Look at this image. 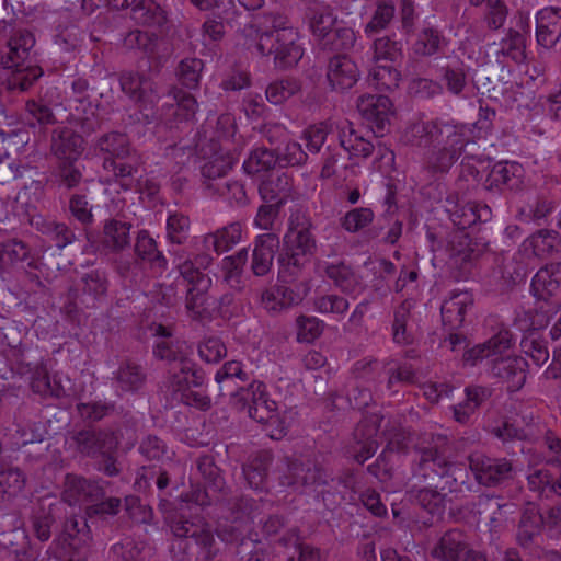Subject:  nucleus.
<instances>
[{"mask_svg":"<svg viewBox=\"0 0 561 561\" xmlns=\"http://www.w3.org/2000/svg\"><path fill=\"white\" fill-rule=\"evenodd\" d=\"M309 25L312 34L318 37L319 43L322 46L323 42L329 38V35L336 26V18L329 7H324L321 10L313 11Z\"/></svg>","mask_w":561,"mask_h":561,"instance_id":"680f3d73","label":"nucleus"},{"mask_svg":"<svg viewBox=\"0 0 561 561\" xmlns=\"http://www.w3.org/2000/svg\"><path fill=\"white\" fill-rule=\"evenodd\" d=\"M197 469L206 482V486L192 483L191 490L182 499L199 506H208L224 492L226 482L213 457L203 456L197 461Z\"/></svg>","mask_w":561,"mask_h":561,"instance_id":"6e6552de","label":"nucleus"},{"mask_svg":"<svg viewBox=\"0 0 561 561\" xmlns=\"http://www.w3.org/2000/svg\"><path fill=\"white\" fill-rule=\"evenodd\" d=\"M434 139L435 147H444L461 154L468 142L467 128L454 121L436 118Z\"/></svg>","mask_w":561,"mask_h":561,"instance_id":"a878e982","label":"nucleus"},{"mask_svg":"<svg viewBox=\"0 0 561 561\" xmlns=\"http://www.w3.org/2000/svg\"><path fill=\"white\" fill-rule=\"evenodd\" d=\"M69 440L70 446L81 456L96 458L101 454L115 453L119 445V433L87 426L71 432Z\"/></svg>","mask_w":561,"mask_h":561,"instance_id":"0eeeda50","label":"nucleus"},{"mask_svg":"<svg viewBox=\"0 0 561 561\" xmlns=\"http://www.w3.org/2000/svg\"><path fill=\"white\" fill-rule=\"evenodd\" d=\"M94 146L95 149L105 156L104 159L122 160L137 152V150L131 147L128 136L119 131H110L101 135L95 140Z\"/></svg>","mask_w":561,"mask_h":561,"instance_id":"473e14b6","label":"nucleus"},{"mask_svg":"<svg viewBox=\"0 0 561 561\" xmlns=\"http://www.w3.org/2000/svg\"><path fill=\"white\" fill-rule=\"evenodd\" d=\"M35 228L47 237L58 249H64L76 240L75 232L65 224L38 217L33 221Z\"/></svg>","mask_w":561,"mask_h":561,"instance_id":"c03bdc74","label":"nucleus"},{"mask_svg":"<svg viewBox=\"0 0 561 561\" xmlns=\"http://www.w3.org/2000/svg\"><path fill=\"white\" fill-rule=\"evenodd\" d=\"M522 421L523 425L508 422L504 423L503 426L499 428V437L504 440L519 439L528 440L536 445H542L552 431L539 417L533 415H524Z\"/></svg>","mask_w":561,"mask_h":561,"instance_id":"f3484780","label":"nucleus"},{"mask_svg":"<svg viewBox=\"0 0 561 561\" xmlns=\"http://www.w3.org/2000/svg\"><path fill=\"white\" fill-rule=\"evenodd\" d=\"M141 159L138 152L131 153L122 160L104 159L103 167L106 171L112 172L115 181L124 188L133 187L135 175L139 171Z\"/></svg>","mask_w":561,"mask_h":561,"instance_id":"2f4dec72","label":"nucleus"},{"mask_svg":"<svg viewBox=\"0 0 561 561\" xmlns=\"http://www.w3.org/2000/svg\"><path fill=\"white\" fill-rule=\"evenodd\" d=\"M332 480L328 471L316 459L286 458V467L279 476L283 486L305 490L328 484Z\"/></svg>","mask_w":561,"mask_h":561,"instance_id":"423d86ee","label":"nucleus"},{"mask_svg":"<svg viewBox=\"0 0 561 561\" xmlns=\"http://www.w3.org/2000/svg\"><path fill=\"white\" fill-rule=\"evenodd\" d=\"M113 379L121 391L137 392L146 383L147 374L141 365L126 360L119 365Z\"/></svg>","mask_w":561,"mask_h":561,"instance_id":"58836bf2","label":"nucleus"},{"mask_svg":"<svg viewBox=\"0 0 561 561\" xmlns=\"http://www.w3.org/2000/svg\"><path fill=\"white\" fill-rule=\"evenodd\" d=\"M291 192L290 178L285 174L271 175L262 181L259 186V193L265 203L283 206Z\"/></svg>","mask_w":561,"mask_h":561,"instance_id":"ea45409f","label":"nucleus"},{"mask_svg":"<svg viewBox=\"0 0 561 561\" xmlns=\"http://www.w3.org/2000/svg\"><path fill=\"white\" fill-rule=\"evenodd\" d=\"M190 218L181 213H172L167 219V238L172 244H184L190 236Z\"/></svg>","mask_w":561,"mask_h":561,"instance_id":"338daca9","label":"nucleus"},{"mask_svg":"<svg viewBox=\"0 0 561 561\" xmlns=\"http://www.w3.org/2000/svg\"><path fill=\"white\" fill-rule=\"evenodd\" d=\"M131 19L150 26H160L165 22L164 11L153 0H138L131 9Z\"/></svg>","mask_w":561,"mask_h":561,"instance_id":"864d4df0","label":"nucleus"},{"mask_svg":"<svg viewBox=\"0 0 561 561\" xmlns=\"http://www.w3.org/2000/svg\"><path fill=\"white\" fill-rule=\"evenodd\" d=\"M561 39V9L546 7L536 14V42L539 46L551 49Z\"/></svg>","mask_w":561,"mask_h":561,"instance_id":"aec40b11","label":"nucleus"},{"mask_svg":"<svg viewBox=\"0 0 561 561\" xmlns=\"http://www.w3.org/2000/svg\"><path fill=\"white\" fill-rule=\"evenodd\" d=\"M525 319H529L530 323L520 327L526 330L527 334L523 337L520 346L523 352L529 356L537 366L546 364L550 357L547 341L538 333V330L547 324L545 314L536 313L531 317L530 312L524 313Z\"/></svg>","mask_w":561,"mask_h":561,"instance_id":"4468645a","label":"nucleus"},{"mask_svg":"<svg viewBox=\"0 0 561 561\" xmlns=\"http://www.w3.org/2000/svg\"><path fill=\"white\" fill-rule=\"evenodd\" d=\"M497 55L510 58L516 64H520L526 58V37L515 28H508L506 36L500 42Z\"/></svg>","mask_w":561,"mask_h":561,"instance_id":"603ef678","label":"nucleus"},{"mask_svg":"<svg viewBox=\"0 0 561 561\" xmlns=\"http://www.w3.org/2000/svg\"><path fill=\"white\" fill-rule=\"evenodd\" d=\"M107 290L108 278L104 272L90 270L83 273L75 286L69 289V310L78 308V305L87 308L96 307L98 302L106 297Z\"/></svg>","mask_w":561,"mask_h":561,"instance_id":"1a4fd4ad","label":"nucleus"},{"mask_svg":"<svg viewBox=\"0 0 561 561\" xmlns=\"http://www.w3.org/2000/svg\"><path fill=\"white\" fill-rule=\"evenodd\" d=\"M248 49L260 56H273L278 69H288L298 64L304 48L298 43V31L287 15L280 12H264L253 16L242 30Z\"/></svg>","mask_w":561,"mask_h":561,"instance_id":"f257e3e1","label":"nucleus"},{"mask_svg":"<svg viewBox=\"0 0 561 561\" xmlns=\"http://www.w3.org/2000/svg\"><path fill=\"white\" fill-rule=\"evenodd\" d=\"M448 438L445 435H432L427 446L416 449L414 474L425 480L438 476L436 484L442 491L449 493L468 492L471 489L469 469L462 463L447 460Z\"/></svg>","mask_w":561,"mask_h":561,"instance_id":"f03ea898","label":"nucleus"},{"mask_svg":"<svg viewBox=\"0 0 561 561\" xmlns=\"http://www.w3.org/2000/svg\"><path fill=\"white\" fill-rule=\"evenodd\" d=\"M472 304V295L468 291L453 293L444 300L440 308L444 329L446 331L460 329L465 322L467 310Z\"/></svg>","mask_w":561,"mask_h":561,"instance_id":"5701e85b","label":"nucleus"},{"mask_svg":"<svg viewBox=\"0 0 561 561\" xmlns=\"http://www.w3.org/2000/svg\"><path fill=\"white\" fill-rule=\"evenodd\" d=\"M450 219L459 229H468L477 222H489L492 219V209L483 203L466 202L456 204L449 209Z\"/></svg>","mask_w":561,"mask_h":561,"instance_id":"bb28decb","label":"nucleus"},{"mask_svg":"<svg viewBox=\"0 0 561 561\" xmlns=\"http://www.w3.org/2000/svg\"><path fill=\"white\" fill-rule=\"evenodd\" d=\"M231 404L240 411L247 410L249 416L263 424L278 423L277 404L267 398L265 385L252 381L248 387L231 392Z\"/></svg>","mask_w":561,"mask_h":561,"instance_id":"39448f33","label":"nucleus"},{"mask_svg":"<svg viewBox=\"0 0 561 561\" xmlns=\"http://www.w3.org/2000/svg\"><path fill=\"white\" fill-rule=\"evenodd\" d=\"M435 128L436 119L413 123L405 130V141L420 148L435 147Z\"/></svg>","mask_w":561,"mask_h":561,"instance_id":"6e6d98bb","label":"nucleus"},{"mask_svg":"<svg viewBox=\"0 0 561 561\" xmlns=\"http://www.w3.org/2000/svg\"><path fill=\"white\" fill-rule=\"evenodd\" d=\"M300 90L301 85L298 80L283 78L271 82L265 90V95L270 103L279 105L300 92Z\"/></svg>","mask_w":561,"mask_h":561,"instance_id":"bf43d9fd","label":"nucleus"},{"mask_svg":"<svg viewBox=\"0 0 561 561\" xmlns=\"http://www.w3.org/2000/svg\"><path fill=\"white\" fill-rule=\"evenodd\" d=\"M339 127L341 122H320L308 126L302 133V139L311 153H319L323 145L333 138L339 141Z\"/></svg>","mask_w":561,"mask_h":561,"instance_id":"c9c22d12","label":"nucleus"},{"mask_svg":"<svg viewBox=\"0 0 561 561\" xmlns=\"http://www.w3.org/2000/svg\"><path fill=\"white\" fill-rule=\"evenodd\" d=\"M401 72L392 65L375 64L368 71L369 85L379 91H394L401 82Z\"/></svg>","mask_w":561,"mask_h":561,"instance_id":"a18cd8bd","label":"nucleus"},{"mask_svg":"<svg viewBox=\"0 0 561 561\" xmlns=\"http://www.w3.org/2000/svg\"><path fill=\"white\" fill-rule=\"evenodd\" d=\"M137 257L150 265L151 268L163 272L168 267V260L158 249L156 240L149 231L142 229L137 233L135 242Z\"/></svg>","mask_w":561,"mask_h":561,"instance_id":"f704fd0d","label":"nucleus"},{"mask_svg":"<svg viewBox=\"0 0 561 561\" xmlns=\"http://www.w3.org/2000/svg\"><path fill=\"white\" fill-rule=\"evenodd\" d=\"M121 90L134 102L142 101L148 92H152V82L142 73L123 72L119 76Z\"/></svg>","mask_w":561,"mask_h":561,"instance_id":"3c124183","label":"nucleus"},{"mask_svg":"<svg viewBox=\"0 0 561 561\" xmlns=\"http://www.w3.org/2000/svg\"><path fill=\"white\" fill-rule=\"evenodd\" d=\"M247 260L248 251L245 249H242L234 255L227 256L222 260L224 282L234 290L240 291L244 287L242 272Z\"/></svg>","mask_w":561,"mask_h":561,"instance_id":"09e8293b","label":"nucleus"},{"mask_svg":"<svg viewBox=\"0 0 561 561\" xmlns=\"http://www.w3.org/2000/svg\"><path fill=\"white\" fill-rule=\"evenodd\" d=\"M520 172L522 167L518 163L500 161L492 167L483 185L489 191L502 187L513 190L519 184Z\"/></svg>","mask_w":561,"mask_h":561,"instance_id":"c756f323","label":"nucleus"},{"mask_svg":"<svg viewBox=\"0 0 561 561\" xmlns=\"http://www.w3.org/2000/svg\"><path fill=\"white\" fill-rule=\"evenodd\" d=\"M543 530L542 512L535 503H527L520 513L515 539L523 549H529L537 545Z\"/></svg>","mask_w":561,"mask_h":561,"instance_id":"a211bd4d","label":"nucleus"},{"mask_svg":"<svg viewBox=\"0 0 561 561\" xmlns=\"http://www.w3.org/2000/svg\"><path fill=\"white\" fill-rule=\"evenodd\" d=\"M210 151L209 156L205 153V162L201 167V172L204 179L214 181L224 178L232 169L234 159L217 142H210Z\"/></svg>","mask_w":561,"mask_h":561,"instance_id":"7c9ffc66","label":"nucleus"},{"mask_svg":"<svg viewBox=\"0 0 561 561\" xmlns=\"http://www.w3.org/2000/svg\"><path fill=\"white\" fill-rule=\"evenodd\" d=\"M62 510V502H53L47 497L37 501L31 514L32 529L37 539L47 541L51 537V527Z\"/></svg>","mask_w":561,"mask_h":561,"instance_id":"6ab92c4d","label":"nucleus"},{"mask_svg":"<svg viewBox=\"0 0 561 561\" xmlns=\"http://www.w3.org/2000/svg\"><path fill=\"white\" fill-rule=\"evenodd\" d=\"M83 150V138L73 129L62 126L53 130L50 152L59 162L78 160Z\"/></svg>","mask_w":561,"mask_h":561,"instance_id":"412c9836","label":"nucleus"},{"mask_svg":"<svg viewBox=\"0 0 561 561\" xmlns=\"http://www.w3.org/2000/svg\"><path fill=\"white\" fill-rule=\"evenodd\" d=\"M105 490L98 481L85 479L81 476L68 473L65 478L62 502L69 505L80 503L91 504L103 499Z\"/></svg>","mask_w":561,"mask_h":561,"instance_id":"dca6fc26","label":"nucleus"},{"mask_svg":"<svg viewBox=\"0 0 561 561\" xmlns=\"http://www.w3.org/2000/svg\"><path fill=\"white\" fill-rule=\"evenodd\" d=\"M469 468L478 483L484 486H497L513 479L512 462L505 458L472 455L469 457Z\"/></svg>","mask_w":561,"mask_h":561,"instance_id":"f8f14e48","label":"nucleus"},{"mask_svg":"<svg viewBox=\"0 0 561 561\" xmlns=\"http://www.w3.org/2000/svg\"><path fill=\"white\" fill-rule=\"evenodd\" d=\"M394 12L396 9L392 2L377 1L376 9L369 22L364 27L365 34L373 36L387 28L394 18Z\"/></svg>","mask_w":561,"mask_h":561,"instance_id":"e2e57ef3","label":"nucleus"},{"mask_svg":"<svg viewBox=\"0 0 561 561\" xmlns=\"http://www.w3.org/2000/svg\"><path fill=\"white\" fill-rule=\"evenodd\" d=\"M121 508L122 500L111 496L88 504L84 508V515L91 526L105 527L110 519L114 518L121 512Z\"/></svg>","mask_w":561,"mask_h":561,"instance_id":"79ce46f5","label":"nucleus"},{"mask_svg":"<svg viewBox=\"0 0 561 561\" xmlns=\"http://www.w3.org/2000/svg\"><path fill=\"white\" fill-rule=\"evenodd\" d=\"M153 335L160 340L153 346V355L156 358L168 362L186 360L187 357L184 352L185 343L179 340H172V332L169 328L162 324H156L151 328Z\"/></svg>","mask_w":561,"mask_h":561,"instance_id":"393cba45","label":"nucleus"},{"mask_svg":"<svg viewBox=\"0 0 561 561\" xmlns=\"http://www.w3.org/2000/svg\"><path fill=\"white\" fill-rule=\"evenodd\" d=\"M312 230L313 224L310 217L299 211L290 216L289 229L284 238V249L278 256V275L283 282L294 280L313 256L317 240Z\"/></svg>","mask_w":561,"mask_h":561,"instance_id":"7ed1b4c3","label":"nucleus"},{"mask_svg":"<svg viewBox=\"0 0 561 561\" xmlns=\"http://www.w3.org/2000/svg\"><path fill=\"white\" fill-rule=\"evenodd\" d=\"M525 250L530 249L539 259H548L561 250V238L554 230L542 229L524 241Z\"/></svg>","mask_w":561,"mask_h":561,"instance_id":"4c0bfd02","label":"nucleus"},{"mask_svg":"<svg viewBox=\"0 0 561 561\" xmlns=\"http://www.w3.org/2000/svg\"><path fill=\"white\" fill-rule=\"evenodd\" d=\"M561 285V263H550L541 267L533 277L531 293L541 300H547Z\"/></svg>","mask_w":561,"mask_h":561,"instance_id":"c85d7f7f","label":"nucleus"},{"mask_svg":"<svg viewBox=\"0 0 561 561\" xmlns=\"http://www.w3.org/2000/svg\"><path fill=\"white\" fill-rule=\"evenodd\" d=\"M277 164L276 151L265 147L253 149L243 162V169L248 174H259L273 170Z\"/></svg>","mask_w":561,"mask_h":561,"instance_id":"5fc2aeb1","label":"nucleus"},{"mask_svg":"<svg viewBox=\"0 0 561 561\" xmlns=\"http://www.w3.org/2000/svg\"><path fill=\"white\" fill-rule=\"evenodd\" d=\"M241 233V225L232 222L215 232L207 233L203 239V243L206 250H213L217 254H221L229 251L240 241Z\"/></svg>","mask_w":561,"mask_h":561,"instance_id":"a19ab883","label":"nucleus"},{"mask_svg":"<svg viewBox=\"0 0 561 561\" xmlns=\"http://www.w3.org/2000/svg\"><path fill=\"white\" fill-rule=\"evenodd\" d=\"M169 95L174 101V116L178 121H190L195 116L197 102L195 98L180 88L173 87Z\"/></svg>","mask_w":561,"mask_h":561,"instance_id":"69168bd1","label":"nucleus"},{"mask_svg":"<svg viewBox=\"0 0 561 561\" xmlns=\"http://www.w3.org/2000/svg\"><path fill=\"white\" fill-rule=\"evenodd\" d=\"M432 557L440 561H486L484 553L469 547L467 536L458 528L447 530L439 538Z\"/></svg>","mask_w":561,"mask_h":561,"instance_id":"9b49d317","label":"nucleus"},{"mask_svg":"<svg viewBox=\"0 0 561 561\" xmlns=\"http://www.w3.org/2000/svg\"><path fill=\"white\" fill-rule=\"evenodd\" d=\"M139 453L150 461L174 460V451L168 448L164 440L156 435H147L139 445Z\"/></svg>","mask_w":561,"mask_h":561,"instance_id":"052dcab7","label":"nucleus"},{"mask_svg":"<svg viewBox=\"0 0 561 561\" xmlns=\"http://www.w3.org/2000/svg\"><path fill=\"white\" fill-rule=\"evenodd\" d=\"M357 110L374 133H382L390 123L392 103L386 95L365 94L358 98Z\"/></svg>","mask_w":561,"mask_h":561,"instance_id":"2eb2a0df","label":"nucleus"},{"mask_svg":"<svg viewBox=\"0 0 561 561\" xmlns=\"http://www.w3.org/2000/svg\"><path fill=\"white\" fill-rule=\"evenodd\" d=\"M204 62L198 58H185L176 68L178 80L187 89H196L199 85Z\"/></svg>","mask_w":561,"mask_h":561,"instance_id":"0e129e2a","label":"nucleus"},{"mask_svg":"<svg viewBox=\"0 0 561 561\" xmlns=\"http://www.w3.org/2000/svg\"><path fill=\"white\" fill-rule=\"evenodd\" d=\"M359 78L360 70L350 56L337 54L329 59L327 80L332 91L343 93L352 89Z\"/></svg>","mask_w":561,"mask_h":561,"instance_id":"ddd939ff","label":"nucleus"},{"mask_svg":"<svg viewBox=\"0 0 561 561\" xmlns=\"http://www.w3.org/2000/svg\"><path fill=\"white\" fill-rule=\"evenodd\" d=\"M278 245L279 239L273 232H266L256 237L251 262V270L255 276L268 274Z\"/></svg>","mask_w":561,"mask_h":561,"instance_id":"b1692460","label":"nucleus"},{"mask_svg":"<svg viewBox=\"0 0 561 561\" xmlns=\"http://www.w3.org/2000/svg\"><path fill=\"white\" fill-rule=\"evenodd\" d=\"M142 546L131 538H125L112 546L110 558L112 561H142Z\"/></svg>","mask_w":561,"mask_h":561,"instance_id":"774afa93","label":"nucleus"},{"mask_svg":"<svg viewBox=\"0 0 561 561\" xmlns=\"http://www.w3.org/2000/svg\"><path fill=\"white\" fill-rule=\"evenodd\" d=\"M131 224L111 218L103 226V243L114 252H119L129 247Z\"/></svg>","mask_w":561,"mask_h":561,"instance_id":"37998d69","label":"nucleus"},{"mask_svg":"<svg viewBox=\"0 0 561 561\" xmlns=\"http://www.w3.org/2000/svg\"><path fill=\"white\" fill-rule=\"evenodd\" d=\"M411 317V304L403 301L393 312L392 340L399 345H410L413 342V334L407 325Z\"/></svg>","mask_w":561,"mask_h":561,"instance_id":"13d9d810","label":"nucleus"},{"mask_svg":"<svg viewBox=\"0 0 561 561\" xmlns=\"http://www.w3.org/2000/svg\"><path fill=\"white\" fill-rule=\"evenodd\" d=\"M339 145L345 152H348L351 158L366 159L376 149V145L358 135L353 124L348 121L341 122V127H339Z\"/></svg>","mask_w":561,"mask_h":561,"instance_id":"cd10ccee","label":"nucleus"},{"mask_svg":"<svg viewBox=\"0 0 561 561\" xmlns=\"http://www.w3.org/2000/svg\"><path fill=\"white\" fill-rule=\"evenodd\" d=\"M327 277L335 287L346 295H353L360 289V278L353 267L343 261L328 263L324 267Z\"/></svg>","mask_w":561,"mask_h":561,"instance_id":"e433bc0d","label":"nucleus"},{"mask_svg":"<svg viewBox=\"0 0 561 561\" xmlns=\"http://www.w3.org/2000/svg\"><path fill=\"white\" fill-rule=\"evenodd\" d=\"M62 538L73 549L88 547L93 540L90 522L87 516L70 515L62 524Z\"/></svg>","mask_w":561,"mask_h":561,"instance_id":"72a5a7b5","label":"nucleus"},{"mask_svg":"<svg viewBox=\"0 0 561 561\" xmlns=\"http://www.w3.org/2000/svg\"><path fill=\"white\" fill-rule=\"evenodd\" d=\"M35 37L25 28L15 30L7 43V50L1 55V65L11 69L8 89L27 91L42 76L43 70L36 65Z\"/></svg>","mask_w":561,"mask_h":561,"instance_id":"20e7f679","label":"nucleus"},{"mask_svg":"<svg viewBox=\"0 0 561 561\" xmlns=\"http://www.w3.org/2000/svg\"><path fill=\"white\" fill-rule=\"evenodd\" d=\"M371 60L377 64L380 61H389L396 64L403 58V44L394 36L383 35L374 39L371 47Z\"/></svg>","mask_w":561,"mask_h":561,"instance_id":"49530a36","label":"nucleus"},{"mask_svg":"<svg viewBox=\"0 0 561 561\" xmlns=\"http://www.w3.org/2000/svg\"><path fill=\"white\" fill-rule=\"evenodd\" d=\"M528 364L520 356L500 357L493 360L491 373L506 385L508 391L519 390L526 381Z\"/></svg>","mask_w":561,"mask_h":561,"instance_id":"4be33fe9","label":"nucleus"},{"mask_svg":"<svg viewBox=\"0 0 561 561\" xmlns=\"http://www.w3.org/2000/svg\"><path fill=\"white\" fill-rule=\"evenodd\" d=\"M273 456L268 451H260L252 460L242 467V473L252 489H261L266 480Z\"/></svg>","mask_w":561,"mask_h":561,"instance_id":"de8ad7c7","label":"nucleus"},{"mask_svg":"<svg viewBox=\"0 0 561 561\" xmlns=\"http://www.w3.org/2000/svg\"><path fill=\"white\" fill-rule=\"evenodd\" d=\"M174 263L179 274L187 282L190 287L197 285H202V287L210 286L211 280L208 275L193 263V260L185 254V251L174 252Z\"/></svg>","mask_w":561,"mask_h":561,"instance_id":"8fccbe9b","label":"nucleus"},{"mask_svg":"<svg viewBox=\"0 0 561 561\" xmlns=\"http://www.w3.org/2000/svg\"><path fill=\"white\" fill-rule=\"evenodd\" d=\"M444 42V37L438 30L424 27L417 34V38L413 44V51L421 57H431L440 51Z\"/></svg>","mask_w":561,"mask_h":561,"instance_id":"4d7b16f0","label":"nucleus"},{"mask_svg":"<svg viewBox=\"0 0 561 561\" xmlns=\"http://www.w3.org/2000/svg\"><path fill=\"white\" fill-rule=\"evenodd\" d=\"M168 524L172 534L178 538H192L199 546L206 558H215L218 553L213 529L202 518H190L178 514L168 517Z\"/></svg>","mask_w":561,"mask_h":561,"instance_id":"9d476101","label":"nucleus"}]
</instances>
